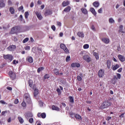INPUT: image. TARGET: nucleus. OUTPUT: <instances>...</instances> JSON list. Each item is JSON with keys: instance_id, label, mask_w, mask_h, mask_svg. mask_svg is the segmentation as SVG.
<instances>
[{"instance_id": "nucleus-25", "label": "nucleus", "mask_w": 125, "mask_h": 125, "mask_svg": "<svg viewBox=\"0 0 125 125\" xmlns=\"http://www.w3.org/2000/svg\"><path fill=\"white\" fill-rule=\"evenodd\" d=\"M23 97L24 98V99H29V98H31L30 97V94H29L28 93L24 94Z\"/></svg>"}, {"instance_id": "nucleus-13", "label": "nucleus", "mask_w": 125, "mask_h": 125, "mask_svg": "<svg viewBox=\"0 0 125 125\" xmlns=\"http://www.w3.org/2000/svg\"><path fill=\"white\" fill-rule=\"evenodd\" d=\"M71 67H72V68H80L81 64L78 62H74L71 64Z\"/></svg>"}, {"instance_id": "nucleus-53", "label": "nucleus", "mask_w": 125, "mask_h": 125, "mask_svg": "<svg viewBox=\"0 0 125 125\" xmlns=\"http://www.w3.org/2000/svg\"><path fill=\"white\" fill-rule=\"evenodd\" d=\"M122 71H123V68L121 67L117 70V72H118V73H122Z\"/></svg>"}, {"instance_id": "nucleus-51", "label": "nucleus", "mask_w": 125, "mask_h": 125, "mask_svg": "<svg viewBox=\"0 0 125 125\" xmlns=\"http://www.w3.org/2000/svg\"><path fill=\"white\" fill-rule=\"evenodd\" d=\"M14 103H15V104H18V103H19V100H18V99H16L15 100Z\"/></svg>"}, {"instance_id": "nucleus-20", "label": "nucleus", "mask_w": 125, "mask_h": 125, "mask_svg": "<svg viewBox=\"0 0 125 125\" xmlns=\"http://www.w3.org/2000/svg\"><path fill=\"white\" fill-rule=\"evenodd\" d=\"M106 64H107V67L108 69H110V68H111V61L110 60H107Z\"/></svg>"}, {"instance_id": "nucleus-37", "label": "nucleus", "mask_w": 125, "mask_h": 125, "mask_svg": "<svg viewBox=\"0 0 125 125\" xmlns=\"http://www.w3.org/2000/svg\"><path fill=\"white\" fill-rule=\"evenodd\" d=\"M38 94H39V89H36V90H34V95L36 97Z\"/></svg>"}, {"instance_id": "nucleus-64", "label": "nucleus", "mask_w": 125, "mask_h": 125, "mask_svg": "<svg viewBox=\"0 0 125 125\" xmlns=\"http://www.w3.org/2000/svg\"><path fill=\"white\" fill-rule=\"evenodd\" d=\"M111 119H112L111 117H107L106 118V121H110V120H111Z\"/></svg>"}, {"instance_id": "nucleus-62", "label": "nucleus", "mask_w": 125, "mask_h": 125, "mask_svg": "<svg viewBox=\"0 0 125 125\" xmlns=\"http://www.w3.org/2000/svg\"><path fill=\"white\" fill-rule=\"evenodd\" d=\"M25 50H30V46H26L25 47Z\"/></svg>"}, {"instance_id": "nucleus-47", "label": "nucleus", "mask_w": 125, "mask_h": 125, "mask_svg": "<svg viewBox=\"0 0 125 125\" xmlns=\"http://www.w3.org/2000/svg\"><path fill=\"white\" fill-rule=\"evenodd\" d=\"M29 123H30V124H33V123H34V118H30L29 120Z\"/></svg>"}, {"instance_id": "nucleus-63", "label": "nucleus", "mask_w": 125, "mask_h": 125, "mask_svg": "<svg viewBox=\"0 0 125 125\" xmlns=\"http://www.w3.org/2000/svg\"><path fill=\"white\" fill-rule=\"evenodd\" d=\"M124 116H125V113H122L121 114V115L119 116V118H124Z\"/></svg>"}, {"instance_id": "nucleus-16", "label": "nucleus", "mask_w": 125, "mask_h": 125, "mask_svg": "<svg viewBox=\"0 0 125 125\" xmlns=\"http://www.w3.org/2000/svg\"><path fill=\"white\" fill-rule=\"evenodd\" d=\"M120 67V65L118 64H116L115 65H112L111 67V69L113 70V71H116L117 69H119V67Z\"/></svg>"}, {"instance_id": "nucleus-8", "label": "nucleus", "mask_w": 125, "mask_h": 125, "mask_svg": "<svg viewBox=\"0 0 125 125\" xmlns=\"http://www.w3.org/2000/svg\"><path fill=\"white\" fill-rule=\"evenodd\" d=\"M7 49H8L9 51H14V50L16 49V45H11L7 48Z\"/></svg>"}, {"instance_id": "nucleus-35", "label": "nucleus", "mask_w": 125, "mask_h": 125, "mask_svg": "<svg viewBox=\"0 0 125 125\" xmlns=\"http://www.w3.org/2000/svg\"><path fill=\"white\" fill-rule=\"evenodd\" d=\"M62 4L63 6H67V5H69V1H64L62 2Z\"/></svg>"}, {"instance_id": "nucleus-10", "label": "nucleus", "mask_w": 125, "mask_h": 125, "mask_svg": "<svg viewBox=\"0 0 125 125\" xmlns=\"http://www.w3.org/2000/svg\"><path fill=\"white\" fill-rule=\"evenodd\" d=\"M33 113L31 112H28L25 114V117L27 120L30 119V118H33Z\"/></svg>"}, {"instance_id": "nucleus-57", "label": "nucleus", "mask_w": 125, "mask_h": 125, "mask_svg": "<svg viewBox=\"0 0 125 125\" xmlns=\"http://www.w3.org/2000/svg\"><path fill=\"white\" fill-rule=\"evenodd\" d=\"M51 28H52L53 31H56V27L54 25H52V26H51Z\"/></svg>"}, {"instance_id": "nucleus-40", "label": "nucleus", "mask_w": 125, "mask_h": 125, "mask_svg": "<svg viewBox=\"0 0 125 125\" xmlns=\"http://www.w3.org/2000/svg\"><path fill=\"white\" fill-rule=\"evenodd\" d=\"M109 22L110 23V24H112L113 23H115V21L114 20V19H113V18H110L109 19Z\"/></svg>"}, {"instance_id": "nucleus-30", "label": "nucleus", "mask_w": 125, "mask_h": 125, "mask_svg": "<svg viewBox=\"0 0 125 125\" xmlns=\"http://www.w3.org/2000/svg\"><path fill=\"white\" fill-rule=\"evenodd\" d=\"M93 55L95 57L96 60H98L99 59V54H98V53L94 52Z\"/></svg>"}, {"instance_id": "nucleus-18", "label": "nucleus", "mask_w": 125, "mask_h": 125, "mask_svg": "<svg viewBox=\"0 0 125 125\" xmlns=\"http://www.w3.org/2000/svg\"><path fill=\"white\" fill-rule=\"evenodd\" d=\"M23 101L26 102L27 104H32V100H31V98H29V99H24Z\"/></svg>"}, {"instance_id": "nucleus-43", "label": "nucleus", "mask_w": 125, "mask_h": 125, "mask_svg": "<svg viewBox=\"0 0 125 125\" xmlns=\"http://www.w3.org/2000/svg\"><path fill=\"white\" fill-rule=\"evenodd\" d=\"M18 63H19V62L18 61H16V60H14L12 62V64H13V65H16V64H18Z\"/></svg>"}, {"instance_id": "nucleus-29", "label": "nucleus", "mask_w": 125, "mask_h": 125, "mask_svg": "<svg viewBox=\"0 0 125 125\" xmlns=\"http://www.w3.org/2000/svg\"><path fill=\"white\" fill-rule=\"evenodd\" d=\"M43 70H44V67L42 66L38 68V69H37V72L39 74H40L41 71H43Z\"/></svg>"}, {"instance_id": "nucleus-48", "label": "nucleus", "mask_w": 125, "mask_h": 125, "mask_svg": "<svg viewBox=\"0 0 125 125\" xmlns=\"http://www.w3.org/2000/svg\"><path fill=\"white\" fill-rule=\"evenodd\" d=\"M77 80H78V81H79V82H82V80H83V79L82 78V77H81V76H78Z\"/></svg>"}, {"instance_id": "nucleus-3", "label": "nucleus", "mask_w": 125, "mask_h": 125, "mask_svg": "<svg viewBox=\"0 0 125 125\" xmlns=\"http://www.w3.org/2000/svg\"><path fill=\"white\" fill-rule=\"evenodd\" d=\"M20 30V27L19 26H15L13 27L11 31V34H17L19 30Z\"/></svg>"}, {"instance_id": "nucleus-28", "label": "nucleus", "mask_w": 125, "mask_h": 125, "mask_svg": "<svg viewBox=\"0 0 125 125\" xmlns=\"http://www.w3.org/2000/svg\"><path fill=\"white\" fill-rule=\"evenodd\" d=\"M33 83H34V82L32 80H29L28 81V84L30 87L32 88V86H33Z\"/></svg>"}, {"instance_id": "nucleus-14", "label": "nucleus", "mask_w": 125, "mask_h": 125, "mask_svg": "<svg viewBox=\"0 0 125 125\" xmlns=\"http://www.w3.org/2000/svg\"><path fill=\"white\" fill-rule=\"evenodd\" d=\"M51 14H52V11L49 9L46 10L44 13L45 16H48V15H51Z\"/></svg>"}, {"instance_id": "nucleus-46", "label": "nucleus", "mask_w": 125, "mask_h": 125, "mask_svg": "<svg viewBox=\"0 0 125 125\" xmlns=\"http://www.w3.org/2000/svg\"><path fill=\"white\" fill-rule=\"evenodd\" d=\"M21 106L22 107H26V106H27V104H26V102H25L24 101H23L21 103Z\"/></svg>"}, {"instance_id": "nucleus-44", "label": "nucleus", "mask_w": 125, "mask_h": 125, "mask_svg": "<svg viewBox=\"0 0 125 125\" xmlns=\"http://www.w3.org/2000/svg\"><path fill=\"white\" fill-rule=\"evenodd\" d=\"M24 16L25 19H27L28 18V16H29V12H25L24 13Z\"/></svg>"}, {"instance_id": "nucleus-34", "label": "nucleus", "mask_w": 125, "mask_h": 125, "mask_svg": "<svg viewBox=\"0 0 125 125\" xmlns=\"http://www.w3.org/2000/svg\"><path fill=\"white\" fill-rule=\"evenodd\" d=\"M70 10H71V7H70V6H68V7H67L64 9V11L65 12H69Z\"/></svg>"}, {"instance_id": "nucleus-36", "label": "nucleus", "mask_w": 125, "mask_h": 125, "mask_svg": "<svg viewBox=\"0 0 125 125\" xmlns=\"http://www.w3.org/2000/svg\"><path fill=\"white\" fill-rule=\"evenodd\" d=\"M18 119L21 124H23V123H24V120H23V118H22V117H19Z\"/></svg>"}, {"instance_id": "nucleus-23", "label": "nucleus", "mask_w": 125, "mask_h": 125, "mask_svg": "<svg viewBox=\"0 0 125 125\" xmlns=\"http://www.w3.org/2000/svg\"><path fill=\"white\" fill-rule=\"evenodd\" d=\"M9 11L11 14H14L15 13V9L12 7H10Z\"/></svg>"}, {"instance_id": "nucleus-6", "label": "nucleus", "mask_w": 125, "mask_h": 125, "mask_svg": "<svg viewBox=\"0 0 125 125\" xmlns=\"http://www.w3.org/2000/svg\"><path fill=\"white\" fill-rule=\"evenodd\" d=\"M83 60H85L86 62H87V63H89L91 61V58L89 57L88 55H85L83 56Z\"/></svg>"}, {"instance_id": "nucleus-26", "label": "nucleus", "mask_w": 125, "mask_h": 125, "mask_svg": "<svg viewBox=\"0 0 125 125\" xmlns=\"http://www.w3.org/2000/svg\"><path fill=\"white\" fill-rule=\"evenodd\" d=\"M53 71L55 75H56V76H58V75H59V69L57 68H54Z\"/></svg>"}, {"instance_id": "nucleus-54", "label": "nucleus", "mask_w": 125, "mask_h": 125, "mask_svg": "<svg viewBox=\"0 0 125 125\" xmlns=\"http://www.w3.org/2000/svg\"><path fill=\"white\" fill-rule=\"evenodd\" d=\"M6 113H7V111H2L1 112V115L2 116H4V115H5V114H6Z\"/></svg>"}, {"instance_id": "nucleus-11", "label": "nucleus", "mask_w": 125, "mask_h": 125, "mask_svg": "<svg viewBox=\"0 0 125 125\" xmlns=\"http://www.w3.org/2000/svg\"><path fill=\"white\" fill-rule=\"evenodd\" d=\"M118 58L121 61V62H125V56L122 55H118Z\"/></svg>"}, {"instance_id": "nucleus-9", "label": "nucleus", "mask_w": 125, "mask_h": 125, "mask_svg": "<svg viewBox=\"0 0 125 125\" xmlns=\"http://www.w3.org/2000/svg\"><path fill=\"white\" fill-rule=\"evenodd\" d=\"M121 78H122V75H121V74L117 73V76L114 75L113 76V78L112 79L117 82V80L118 79H119V80L121 79Z\"/></svg>"}, {"instance_id": "nucleus-39", "label": "nucleus", "mask_w": 125, "mask_h": 125, "mask_svg": "<svg viewBox=\"0 0 125 125\" xmlns=\"http://www.w3.org/2000/svg\"><path fill=\"white\" fill-rule=\"evenodd\" d=\"M49 78H50V76H49V74H45L43 77L44 80H46V79H49Z\"/></svg>"}, {"instance_id": "nucleus-22", "label": "nucleus", "mask_w": 125, "mask_h": 125, "mask_svg": "<svg viewBox=\"0 0 125 125\" xmlns=\"http://www.w3.org/2000/svg\"><path fill=\"white\" fill-rule=\"evenodd\" d=\"M52 109L55 110V111H60V108H59V107L55 105L52 106Z\"/></svg>"}, {"instance_id": "nucleus-55", "label": "nucleus", "mask_w": 125, "mask_h": 125, "mask_svg": "<svg viewBox=\"0 0 125 125\" xmlns=\"http://www.w3.org/2000/svg\"><path fill=\"white\" fill-rule=\"evenodd\" d=\"M38 50L39 53H42V48H38Z\"/></svg>"}, {"instance_id": "nucleus-5", "label": "nucleus", "mask_w": 125, "mask_h": 125, "mask_svg": "<svg viewBox=\"0 0 125 125\" xmlns=\"http://www.w3.org/2000/svg\"><path fill=\"white\" fill-rule=\"evenodd\" d=\"M9 76L10 79H11V80H12L13 81L16 79V74L12 71H10L9 72Z\"/></svg>"}, {"instance_id": "nucleus-15", "label": "nucleus", "mask_w": 125, "mask_h": 125, "mask_svg": "<svg viewBox=\"0 0 125 125\" xmlns=\"http://www.w3.org/2000/svg\"><path fill=\"white\" fill-rule=\"evenodd\" d=\"M35 14L37 15V18H38L39 20H42V16L41 13L37 11Z\"/></svg>"}, {"instance_id": "nucleus-58", "label": "nucleus", "mask_w": 125, "mask_h": 125, "mask_svg": "<svg viewBox=\"0 0 125 125\" xmlns=\"http://www.w3.org/2000/svg\"><path fill=\"white\" fill-rule=\"evenodd\" d=\"M57 92L59 93V94H61V90L59 88L57 89Z\"/></svg>"}, {"instance_id": "nucleus-24", "label": "nucleus", "mask_w": 125, "mask_h": 125, "mask_svg": "<svg viewBox=\"0 0 125 125\" xmlns=\"http://www.w3.org/2000/svg\"><path fill=\"white\" fill-rule=\"evenodd\" d=\"M81 11L82 13H83V14H87L88 13V12H87V10L84 8H82L81 9Z\"/></svg>"}, {"instance_id": "nucleus-42", "label": "nucleus", "mask_w": 125, "mask_h": 125, "mask_svg": "<svg viewBox=\"0 0 125 125\" xmlns=\"http://www.w3.org/2000/svg\"><path fill=\"white\" fill-rule=\"evenodd\" d=\"M84 49H87V48H89V45L88 44H85L83 46Z\"/></svg>"}, {"instance_id": "nucleus-27", "label": "nucleus", "mask_w": 125, "mask_h": 125, "mask_svg": "<svg viewBox=\"0 0 125 125\" xmlns=\"http://www.w3.org/2000/svg\"><path fill=\"white\" fill-rule=\"evenodd\" d=\"M90 11L94 15H96V12L95 11V9L93 8H90Z\"/></svg>"}, {"instance_id": "nucleus-49", "label": "nucleus", "mask_w": 125, "mask_h": 125, "mask_svg": "<svg viewBox=\"0 0 125 125\" xmlns=\"http://www.w3.org/2000/svg\"><path fill=\"white\" fill-rule=\"evenodd\" d=\"M23 9H24V7H23V6H21L18 8L19 11H21V10H23Z\"/></svg>"}, {"instance_id": "nucleus-56", "label": "nucleus", "mask_w": 125, "mask_h": 125, "mask_svg": "<svg viewBox=\"0 0 125 125\" xmlns=\"http://www.w3.org/2000/svg\"><path fill=\"white\" fill-rule=\"evenodd\" d=\"M57 25L58 26H59V27H61L62 24L61 23V22H59V21H58V22H57Z\"/></svg>"}, {"instance_id": "nucleus-61", "label": "nucleus", "mask_w": 125, "mask_h": 125, "mask_svg": "<svg viewBox=\"0 0 125 125\" xmlns=\"http://www.w3.org/2000/svg\"><path fill=\"white\" fill-rule=\"evenodd\" d=\"M7 89H8V90L11 91L12 90V87L8 86L7 87Z\"/></svg>"}, {"instance_id": "nucleus-50", "label": "nucleus", "mask_w": 125, "mask_h": 125, "mask_svg": "<svg viewBox=\"0 0 125 125\" xmlns=\"http://www.w3.org/2000/svg\"><path fill=\"white\" fill-rule=\"evenodd\" d=\"M111 83L113 84H116V83H117V81L116 80H114V79L111 80Z\"/></svg>"}, {"instance_id": "nucleus-1", "label": "nucleus", "mask_w": 125, "mask_h": 125, "mask_svg": "<svg viewBox=\"0 0 125 125\" xmlns=\"http://www.w3.org/2000/svg\"><path fill=\"white\" fill-rule=\"evenodd\" d=\"M112 105V103L108 101H105L102 103L100 108L101 109H106V108H109L110 106Z\"/></svg>"}, {"instance_id": "nucleus-32", "label": "nucleus", "mask_w": 125, "mask_h": 125, "mask_svg": "<svg viewBox=\"0 0 125 125\" xmlns=\"http://www.w3.org/2000/svg\"><path fill=\"white\" fill-rule=\"evenodd\" d=\"M93 5L95 7H98L99 6V2L97 1H95L93 3Z\"/></svg>"}, {"instance_id": "nucleus-59", "label": "nucleus", "mask_w": 125, "mask_h": 125, "mask_svg": "<svg viewBox=\"0 0 125 125\" xmlns=\"http://www.w3.org/2000/svg\"><path fill=\"white\" fill-rule=\"evenodd\" d=\"M8 5H11L12 4V2L10 0H8Z\"/></svg>"}, {"instance_id": "nucleus-12", "label": "nucleus", "mask_w": 125, "mask_h": 125, "mask_svg": "<svg viewBox=\"0 0 125 125\" xmlns=\"http://www.w3.org/2000/svg\"><path fill=\"white\" fill-rule=\"evenodd\" d=\"M104 76V70L103 69H100L98 72L99 78H102Z\"/></svg>"}, {"instance_id": "nucleus-41", "label": "nucleus", "mask_w": 125, "mask_h": 125, "mask_svg": "<svg viewBox=\"0 0 125 125\" xmlns=\"http://www.w3.org/2000/svg\"><path fill=\"white\" fill-rule=\"evenodd\" d=\"M65 60L66 62H69L71 60V57L70 56H67Z\"/></svg>"}, {"instance_id": "nucleus-4", "label": "nucleus", "mask_w": 125, "mask_h": 125, "mask_svg": "<svg viewBox=\"0 0 125 125\" xmlns=\"http://www.w3.org/2000/svg\"><path fill=\"white\" fill-rule=\"evenodd\" d=\"M60 48H61L62 49H63V50H64V52L66 54H68L69 53V50L68 49V48H67V47L66 46V45H64V43H61L60 44Z\"/></svg>"}, {"instance_id": "nucleus-45", "label": "nucleus", "mask_w": 125, "mask_h": 125, "mask_svg": "<svg viewBox=\"0 0 125 125\" xmlns=\"http://www.w3.org/2000/svg\"><path fill=\"white\" fill-rule=\"evenodd\" d=\"M28 41H29V38H26L22 41V42H23V43H26V42H28Z\"/></svg>"}, {"instance_id": "nucleus-38", "label": "nucleus", "mask_w": 125, "mask_h": 125, "mask_svg": "<svg viewBox=\"0 0 125 125\" xmlns=\"http://www.w3.org/2000/svg\"><path fill=\"white\" fill-rule=\"evenodd\" d=\"M69 98L70 103H74V98L72 96H69Z\"/></svg>"}, {"instance_id": "nucleus-52", "label": "nucleus", "mask_w": 125, "mask_h": 125, "mask_svg": "<svg viewBox=\"0 0 125 125\" xmlns=\"http://www.w3.org/2000/svg\"><path fill=\"white\" fill-rule=\"evenodd\" d=\"M103 10V9L102 8H101L98 11V13H102V11Z\"/></svg>"}, {"instance_id": "nucleus-17", "label": "nucleus", "mask_w": 125, "mask_h": 125, "mask_svg": "<svg viewBox=\"0 0 125 125\" xmlns=\"http://www.w3.org/2000/svg\"><path fill=\"white\" fill-rule=\"evenodd\" d=\"M102 41L106 44H108L109 42H110V40H109L108 38H103L102 39Z\"/></svg>"}, {"instance_id": "nucleus-2", "label": "nucleus", "mask_w": 125, "mask_h": 125, "mask_svg": "<svg viewBox=\"0 0 125 125\" xmlns=\"http://www.w3.org/2000/svg\"><path fill=\"white\" fill-rule=\"evenodd\" d=\"M3 58L5 59V60H9V61H12L13 59H14V57L12 56L11 54H3Z\"/></svg>"}, {"instance_id": "nucleus-31", "label": "nucleus", "mask_w": 125, "mask_h": 125, "mask_svg": "<svg viewBox=\"0 0 125 125\" xmlns=\"http://www.w3.org/2000/svg\"><path fill=\"white\" fill-rule=\"evenodd\" d=\"M75 118H76V119L77 120H82L83 118H82V116H81V115H80L79 114H76L75 115Z\"/></svg>"}, {"instance_id": "nucleus-60", "label": "nucleus", "mask_w": 125, "mask_h": 125, "mask_svg": "<svg viewBox=\"0 0 125 125\" xmlns=\"http://www.w3.org/2000/svg\"><path fill=\"white\" fill-rule=\"evenodd\" d=\"M32 88L34 90H36V89H38L37 88V87L36 86V85H33V86H32Z\"/></svg>"}, {"instance_id": "nucleus-19", "label": "nucleus", "mask_w": 125, "mask_h": 125, "mask_svg": "<svg viewBox=\"0 0 125 125\" xmlns=\"http://www.w3.org/2000/svg\"><path fill=\"white\" fill-rule=\"evenodd\" d=\"M26 60L28 61V62H29V63H33L34 60H33V58L32 57H28L26 58Z\"/></svg>"}, {"instance_id": "nucleus-7", "label": "nucleus", "mask_w": 125, "mask_h": 125, "mask_svg": "<svg viewBox=\"0 0 125 125\" xmlns=\"http://www.w3.org/2000/svg\"><path fill=\"white\" fill-rule=\"evenodd\" d=\"M37 117L38 118H42V119H45L46 118V114H45V113L43 112L41 113V112H39L37 114Z\"/></svg>"}, {"instance_id": "nucleus-21", "label": "nucleus", "mask_w": 125, "mask_h": 125, "mask_svg": "<svg viewBox=\"0 0 125 125\" xmlns=\"http://www.w3.org/2000/svg\"><path fill=\"white\" fill-rule=\"evenodd\" d=\"M77 36H78V37H79V38H83V37H84V35L83 32H79L77 33Z\"/></svg>"}, {"instance_id": "nucleus-33", "label": "nucleus", "mask_w": 125, "mask_h": 125, "mask_svg": "<svg viewBox=\"0 0 125 125\" xmlns=\"http://www.w3.org/2000/svg\"><path fill=\"white\" fill-rule=\"evenodd\" d=\"M5 6V4L3 3V0H1L0 1V7H4Z\"/></svg>"}]
</instances>
